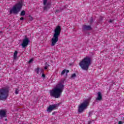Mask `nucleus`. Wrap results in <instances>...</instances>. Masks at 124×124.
Wrapping results in <instances>:
<instances>
[{"mask_svg": "<svg viewBox=\"0 0 124 124\" xmlns=\"http://www.w3.org/2000/svg\"><path fill=\"white\" fill-rule=\"evenodd\" d=\"M66 73V74H67V73H68V72H69V70H66L65 69L63 70V71H62V73H61V75H63V74H64V73Z\"/></svg>", "mask_w": 124, "mask_h": 124, "instance_id": "obj_14", "label": "nucleus"}, {"mask_svg": "<svg viewBox=\"0 0 124 124\" xmlns=\"http://www.w3.org/2000/svg\"><path fill=\"white\" fill-rule=\"evenodd\" d=\"M59 105H60V104H55L50 105L47 108L46 110L47 113H51V112H52L53 110H56V109H57L59 107Z\"/></svg>", "mask_w": 124, "mask_h": 124, "instance_id": "obj_8", "label": "nucleus"}, {"mask_svg": "<svg viewBox=\"0 0 124 124\" xmlns=\"http://www.w3.org/2000/svg\"><path fill=\"white\" fill-rule=\"evenodd\" d=\"M29 42H30V39H29V38H25L23 40V42L21 44V46H22V48H25V47H27V46H28V45H29Z\"/></svg>", "mask_w": 124, "mask_h": 124, "instance_id": "obj_9", "label": "nucleus"}, {"mask_svg": "<svg viewBox=\"0 0 124 124\" xmlns=\"http://www.w3.org/2000/svg\"><path fill=\"white\" fill-rule=\"evenodd\" d=\"M64 90L63 82L61 81L56 84L54 88L49 91L50 96L55 98H59Z\"/></svg>", "mask_w": 124, "mask_h": 124, "instance_id": "obj_1", "label": "nucleus"}, {"mask_svg": "<svg viewBox=\"0 0 124 124\" xmlns=\"http://www.w3.org/2000/svg\"><path fill=\"white\" fill-rule=\"evenodd\" d=\"M62 31V28H61V26H58L56 27L54 30V33L53 34V37L51 39V46H55L58 41H59V36H60V34H61V31Z\"/></svg>", "mask_w": 124, "mask_h": 124, "instance_id": "obj_3", "label": "nucleus"}, {"mask_svg": "<svg viewBox=\"0 0 124 124\" xmlns=\"http://www.w3.org/2000/svg\"><path fill=\"white\" fill-rule=\"evenodd\" d=\"M42 77H43V78H45V75L42 74Z\"/></svg>", "mask_w": 124, "mask_h": 124, "instance_id": "obj_24", "label": "nucleus"}, {"mask_svg": "<svg viewBox=\"0 0 124 124\" xmlns=\"http://www.w3.org/2000/svg\"><path fill=\"white\" fill-rule=\"evenodd\" d=\"M8 88H3L0 89V100H5L8 96Z\"/></svg>", "mask_w": 124, "mask_h": 124, "instance_id": "obj_6", "label": "nucleus"}, {"mask_svg": "<svg viewBox=\"0 0 124 124\" xmlns=\"http://www.w3.org/2000/svg\"><path fill=\"white\" fill-rule=\"evenodd\" d=\"M23 6V0H21L19 2L16 4L10 10V13H13L14 14H18L19 12L21 10Z\"/></svg>", "mask_w": 124, "mask_h": 124, "instance_id": "obj_5", "label": "nucleus"}, {"mask_svg": "<svg viewBox=\"0 0 124 124\" xmlns=\"http://www.w3.org/2000/svg\"><path fill=\"white\" fill-rule=\"evenodd\" d=\"M56 12H61V11L59 10H56Z\"/></svg>", "mask_w": 124, "mask_h": 124, "instance_id": "obj_25", "label": "nucleus"}, {"mask_svg": "<svg viewBox=\"0 0 124 124\" xmlns=\"http://www.w3.org/2000/svg\"><path fill=\"white\" fill-rule=\"evenodd\" d=\"M16 94H18V93H19V90L16 89Z\"/></svg>", "mask_w": 124, "mask_h": 124, "instance_id": "obj_20", "label": "nucleus"}, {"mask_svg": "<svg viewBox=\"0 0 124 124\" xmlns=\"http://www.w3.org/2000/svg\"><path fill=\"white\" fill-rule=\"evenodd\" d=\"M20 20L21 21H23L24 20V17H21Z\"/></svg>", "mask_w": 124, "mask_h": 124, "instance_id": "obj_23", "label": "nucleus"}, {"mask_svg": "<svg viewBox=\"0 0 124 124\" xmlns=\"http://www.w3.org/2000/svg\"><path fill=\"white\" fill-rule=\"evenodd\" d=\"M33 62V59H31L28 62V63H32Z\"/></svg>", "mask_w": 124, "mask_h": 124, "instance_id": "obj_18", "label": "nucleus"}, {"mask_svg": "<svg viewBox=\"0 0 124 124\" xmlns=\"http://www.w3.org/2000/svg\"><path fill=\"white\" fill-rule=\"evenodd\" d=\"M43 9L45 11H48L50 8H51V5L52 4V2L51 0H43Z\"/></svg>", "mask_w": 124, "mask_h": 124, "instance_id": "obj_7", "label": "nucleus"}, {"mask_svg": "<svg viewBox=\"0 0 124 124\" xmlns=\"http://www.w3.org/2000/svg\"><path fill=\"white\" fill-rule=\"evenodd\" d=\"M112 22H113V20H112L110 19V20H109V23H112Z\"/></svg>", "mask_w": 124, "mask_h": 124, "instance_id": "obj_26", "label": "nucleus"}, {"mask_svg": "<svg viewBox=\"0 0 124 124\" xmlns=\"http://www.w3.org/2000/svg\"><path fill=\"white\" fill-rule=\"evenodd\" d=\"M90 101L91 99L84 100L78 106V112L81 114V113H83L85 110L88 109V107H89V105H90Z\"/></svg>", "mask_w": 124, "mask_h": 124, "instance_id": "obj_4", "label": "nucleus"}, {"mask_svg": "<svg viewBox=\"0 0 124 124\" xmlns=\"http://www.w3.org/2000/svg\"><path fill=\"white\" fill-rule=\"evenodd\" d=\"M0 117L2 118L3 117H6V110H0Z\"/></svg>", "mask_w": 124, "mask_h": 124, "instance_id": "obj_10", "label": "nucleus"}, {"mask_svg": "<svg viewBox=\"0 0 124 124\" xmlns=\"http://www.w3.org/2000/svg\"><path fill=\"white\" fill-rule=\"evenodd\" d=\"M97 96L96 98V100L100 101L102 99V94H101V92H98L97 93Z\"/></svg>", "mask_w": 124, "mask_h": 124, "instance_id": "obj_11", "label": "nucleus"}, {"mask_svg": "<svg viewBox=\"0 0 124 124\" xmlns=\"http://www.w3.org/2000/svg\"><path fill=\"white\" fill-rule=\"evenodd\" d=\"M13 58H14V61H17V59H18V51L17 50H16L14 52Z\"/></svg>", "mask_w": 124, "mask_h": 124, "instance_id": "obj_12", "label": "nucleus"}, {"mask_svg": "<svg viewBox=\"0 0 124 124\" xmlns=\"http://www.w3.org/2000/svg\"><path fill=\"white\" fill-rule=\"evenodd\" d=\"M5 121H7V119H5Z\"/></svg>", "mask_w": 124, "mask_h": 124, "instance_id": "obj_27", "label": "nucleus"}, {"mask_svg": "<svg viewBox=\"0 0 124 124\" xmlns=\"http://www.w3.org/2000/svg\"><path fill=\"white\" fill-rule=\"evenodd\" d=\"M89 123H91V121H89Z\"/></svg>", "mask_w": 124, "mask_h": 124, "instance_id": "obj_28", "label": "nucleus"}, {"mask_svg": "<svg viewBox=\"0 0 124 124\" xmlns=\"http://www.w3.org/2000/svg\"><path fill=\"white\" fill-rule=\"evenodd\" d=\"M49 67V65H47L45 67V69L46 70Z\"/></svg>", "mask_w": 124, "mask_h": 124, "instance_id": "obj_21", "label": "nucleus"}, {"mask_svg": "<svg viewBox=\"0 0 124 124\" xmlns=\"http://www.w3.org/2000/svg\"><path fill=\"white\" fill-rule=\"evenodd\" d=\"M26 15V12L25 11H22L21 12V14H20V15L21 16H24V15Z\"/></svg>", "mask_w": 124, "mask_h": 124, "instance_id": "obj_16", "label": "nucleus"}, {"mask_svg": "<svg viewBox=\"0 0 124 124\" xmlns=\"http://www.w3.org/2000/svg\"><path fill=\"white\" fill-rule=\"evenodd\" d=\"M35 71L37 73V74H39V68L35 69Z\"/></svg>", "mask_w": 124, "mask_h": 124, "instance_id": "obj_17", "label": "nucleus"}, {"mask_svg": "<svg viewBox=\"0 0 124 124\" xmlns=\"http://www.w3.org/2000/svg\"><path fill=\"white\" fill-rule=\"evenodd\" d=\"M82 29L86 31H90V30H92V27L90 25H84Z\"/></svg>", "mask_w": 124, "mask_h": 124, "instance_id": "obj_13", "label": "nucleus"}, {"mask_svg": "<svg viewBox=\"0 0 124 124\" xmlns=\"http://www.w3.org/2000/svg\"><path fill=\"white\" fill-rule=\"evenodd\" d=\"M92 58L90 56H86L82 59L79 63V65L83 70H88L91 64H92Z\"/></svg>", "mask_w": 124, "mask_h": 124, "instance_id": "obj_2", "label": "nucleus"}, {"mask_svg": "<svg viewBox=\"0 0 124 124\" xmlns=\"http://www.w3.org/2000/svg\"><path fill=\"white\" fill-rule=\"evenodd\" d=\"M29 19L30 20V21H32L33 20V17H32V16H29Z\"/></svg>", "mask_w": 124, "mask_h": 124, "instance_id": "obj_19", "label": "nucleus"}, {"mask_svg": "<svg viewBox=\"0 0 124 124\" xmlns=\"http://www.w3.org/2000/svg\"><path fill=\"white\" fill-rule=\"evenodd\" d=\"M118 124H123V122L122 121H119Z\"/></svg>", "mask_w": 124, "mask_h": 124, "instance_id": "obj_22", "label": "nucleus"}, {"mask_svg": "<svg viewBox=\"0 0 124 124\" xmlns=\"http://www.w3.org/2000/svg\"><path fill=\"white\" fill-rule=\"evenodd\" d=\"M77 77L76 74L74 73L72 74L71 79H75Z\"/></svg>", "mask_w": 124, "mask_h": 124, "instance_id": "obj_15", "label": "nucleus"}]
</instances>
